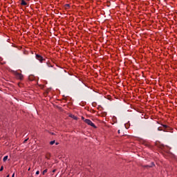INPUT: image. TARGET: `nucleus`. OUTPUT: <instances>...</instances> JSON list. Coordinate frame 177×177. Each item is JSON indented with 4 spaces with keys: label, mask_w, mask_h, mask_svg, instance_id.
Masks as SVG:
<instances>
[{
    "label": "nucleus",
    "mask_w": 177,
    "mask_h": 177,
    "mask_svg": "<svg viewBox=\"0 0 177 177\" xmlns=\"http://www.w3.org/2000/svg\"><path fill=\"white\" fill-rule=\"evenodd\" d=\"M113 121L114 122H115V121H117V119L115 118H113Z\"/></svg>",
    "instance_id": "obj_15"
},
{
    "label": "nucleus",
    "mask_w": 177,
    "mask_h": 177,
    "mask_svg": "<svg viewBox=\"0 0 177 177\" xmlns=\"http://www.w3.org/2000/svg\"><path fill=\"white\" fill-rule=\"evenodd\" d=\"M46 172H48V169H46L43 171V175H45V174H46Z\"/></svg>",
    "instance_id": "obj_9"
},
{
    "label": "nucleus",
    "mask_w": 177,
    "mask_h": 177,
    "mask_svg": "<svg viewBox=\"0 0 177 177\" xmlns=\"http://www.w3.org/2000/svg\"><path fill=\"white\" fill-rule=\"evenodd\" d=\"M35 57L37 60H39V62H40V63H43L44 61H45V59H44V57L41 55H39L38 54L35 55Z\"/></svg>",
    "instance_id": "obj_3"
},
{
    "label": "nucleus",
    "mask_w": 177,
    "mask_h": 177,
    "mask_svg": "<svg viewBox=\"0 0 177 177\" xmlns=\"http://www.w3.org/2000/svg\"><path fill=\"white\" fill-rule=\"evenodd\" d=\"M36 175H39V171H36Z\"/></svg>",
    "instance_id": "obj_14"
},
{
    "label": "nucleus",
    "mask_w": 177,
    "mask_h": 177,
    "mask_svg": "<svg viewBox=\"0 0 177 177\" xmlns=\"http://www.w3.org/2000/svg\"><path fill=\"white\" fill-rule=\"evenodd\" d=\"M162 127H163V128H165V129H167L169 128L168 126L166 124H162Z\"/></svg>",
    "instance_id": "obj_8"
},
{
    "label": "nucleus",
    "mask_w": 177,
    "mask_h": 177,
    "mask_svg": "<svg viewBox=\"0 0 177 177\" xmlns=\"http://www.w3.org/2000/svg\"><path fill=\"white\" fill-rule=\"evenodd\" d=\"M82 120L85 122V120H86V119H85V118L84 116H82Z\"/></svg>",
    "instance_id": "obj_12"
},
{
    "label": "nucleus",
    "mask_w": 177,
    "mask_h": 177,
    "mask_svg": "<svg viewBox=\"0 0 177 177\" xmlns=\"http://www.w3.org/2000/svg\"><path fill=\"white\" fill-rule=\"evenodd\" d=\"M6 160H8V156H4L3 161H6Z\"/></svg>",
    "instance_id": "obj_10"
},
{
    "label": "nucleus",
    "mask_w": 177,
    "mask_h": 177,
    "mask_svg": "<svg viewBox=\"0 0 177 177\" xmlns=\"http://www.w3.org/2000/svg\"><path fill=\"white\" fill-rule=\"evenodd\" d=\"M31 77H32V76H30V77H29V80H31Z\"/></svg>",
    "instance_id": "obj_19"
},
{
    "label": "nucleus",
    "mask_w": 177,
    "mask_h": 177,
    "mask_svg": "<svg viewBox=\"0 0 177 177\" xmlns=\"http://www.w3.org/2000/svg\"><path fill=\"white\" fill-rule=\"evenodd\" d=\"M6 177H9V175H8Z\"/></svg>",
    "instance_id": "obj_25"
},
{
    "label": "nucleus",
    "mask_w": 177,
    "mask_h": 177,
    "mask_svg": "<svg viewBox=\"0 0 177 177\" xmlns=\"http://www.w3.org/2000/svg\"><path fill=\"white\" fill-rule=\"evenodd\" d=\"M169 129H167V130H163L164 131V132H168V131H169Z\"/></svg>",
    "instance_id": "obj_16"
},
{
    "label": "nucleus",
    "mask_w": 177,
    "mask_h": 177,
    "mask_svg": "<svg viewBox=\"0 0 177 177\" xmlns=\"http://www.w3.org/2000/svg\"><path fill=\"white\" fill-rule=\"evenodd\" d=\"M12 177H15V173H13V174H12Z\"/></svg>",
    "instance_id": "obj_18"
},
{
    "label": "nucleus",
    "mask_w": 177,
    "mask_h": 177,
    "mask_svg": "<svg viewBox=\"0 0 177 177\" xmlns=\"http://www.w3.org/2000/svg\"><path fill=\"white\" fill-rule=\"evenodd\" d=\"M21 5L22 6H26L27 2H26V1H24V0H21Z\"/></svg>",
    "instance_id": "obj_5"
},
{
    "label": "nucleus",
    "mask_w": 177,
    "mask_h": 177,
    "mask_svg": "<svg viewBox=\"0 0 177 177\" xmlns=\"http://www.w3.org/2000/svg\"><path fill=\"white\" fill-rule=\"evenodd\" d=\"M158 131H164L161 127H158Z\"/></svg>",
    "instance_id": "obj_11"
},
{
    "label": "nucleus",
    "mask_w": 177,
    "mask_h": 177,
    "mask_svg": "<svg viewBox=\"0 0 177 177\" xmlns=\"http://www.w3.org/2000/svg\"><path fill=\"white\" fill-rule=\"evenodd\" d=\"M55 143H56V140H53V141L50 142V146H53V145H55Z\"/></svg>",
    "instance_id": "obj_7"
},
{
    "label": "nucleus",
    "mask_w": 177,
    "mask_h": 177,
    "mask_svg": "<svg viewBox=\"0 0 177 177\" xmlns=\"http://www.w3.org/2000/svg\"><path fill=\"white\" fill-rule=\"evenodd\" d=\"M15 75L17 80H21L24 78V76L21 73H18V72H15Z\"/></svg>",
    "instance_id": "obj_2"
},
{
    "label": "nucleus",
    "mask_w": 177,
    "mask_h": 177,
    "mask_svg": "<svg viewBox=\"0 0 177 177\" xmlns=\"http://www.w3.org/2000/svg\"><path fill=\"white\" fill-rule=\"evenodd\" d=\"M30 169L29 168V169H28V171H30Z\"/></svg>",
    "instance_id": "obj_26"
},
{
    "label": "nucleus",
    "mask_w": 177,
    "mask_h": 177,
    "mask_svg": "<svg viewBox=\"0 0 177 177\" xmlns=\"http://www.w3.org/2000/svg\"><path fill=\"white\" fill-rule=\"evenodd\" d=\"M146 167H152V166H146Z\"/></svg>",
    "instance_id": "obj_23"
},
{
    "label": "nucleus",
    "mask_w": 177,
    "mask_h": 177,
    "mask_svg": "<svg viewBox=\"0 0 177 177\" xmlns=\"http://www.w3.org/2000/svg\"><path fill=\"white\" fill-rule=\"evenodd\" d=\"M84 122L87 124V125H90V127H92L93 128H96V125H95V123H93L89 119L84 120Z\"/></svg>",
    "instance_id": "obj_1"
},
{
    "label": "nucleus",
    "mask_w": 177,
    "mask_h": 177,
    "mask_svg": "<svg viewBox=\"0 0 177 177\" xmlns=\"http://www.w3.org/2000/svg\"><path fill=\"white\" fill-rule=\"evenodd\" d=\"M53 173L56 172V169H53Z\"/></svg>",
    "instance_id": "obj_17"
},
{
    "label": "nucleus",
    "mask_w": 177,
    "mask_h": 177,
    "mask_svg": "<svg viewBox=\"0 0 177 177\" xmlns=\"http://www.w3.org/2000/svg\"><path fill=\"white\" fill-rule=\"evenodd\" d=\"M26 142H27V140H24V143H26Z\"/></svg>",
    "instance_id": "obj_21"
},
{
    "label": "nucleus",
    "mask_w": 177,
    "mask_h": 177,
    "mask_svg": "<svg viewBox=\"0 0 177 177\" xmlns=\"http://www.w3.org/2000/svg\"><path fill=\"white\" fill-rule=\"evenodd\" d=\"M3 171V166H1V167L0 168V171Z\"/></svg>",
    "instance_id": "obj_13"
},
{
    "label": "nucleus",
    "mask_w": 177,
    "mask_h": 177,
    "mask_svg": "<svg viewBox=\"0 0 177 177\" xmlns=\"http://www.w3.org/2000/svg\"><path fill=\"white\" fill-rule=\"evenodd\" d=\"M55 145L57 146V145H59V142H56Z\"/></svg>",
    "instance_id": "obj_20"
},
{
    "label": "nucleus",
    "mask_w": 177,
    "mask_h": 177,
    "mask_svg": "<svg viewBox=\"0 0 177 177\" xmlns=\"http://www.w3.org/2000/svg\"><path fill=\"white\" fill-rule=\"evenodd\" d=\"M64 8L65 9H70V4H65Z\"/></svg>",
    "instance_id": "obj_6"
},
{
    "label": "nucleus",
    "mask_w": 177,
    "mask_h": 177,
    "mask_svg": "<svg viewBox=\"0 0 177 177\" xmlns=\"http://www.w3.org/2000/svg\"><path fill=\"white\" fill-rule=\"evenodd\" d=\"M118 133H120V130H118Z\"/></svg>",
    "instance_id": "obj_24"
},
{
    "label": "nucleus",
    "mask_w": 177,
    "mask_h": 177,
    "mask_svg": "<svg viewBox=\"0 0 177 177\" xmlns=\"http://www.w3.org/2000/svg\"><path fill=\"white\" fill-rule=\"evenodd\" d=\"M151 164H152V166H153V165H154V162H152Z\"/></svg>",
    "instance_id": "obj_22"
},
{
    "label": "nucleus",
    "mask_w": 177,
    "mask_h": 177,
    "mask_svg": "<svg viewBox=\"0 0 177 177\" xmlns=\"http://www.w3.org/2000/svg\"><path fill=\"white\" fill-rule=\"evenodd\" d=\"M69 117H71V118H73V120H75L76 121H77V120H78V118H77V116H75L73 114L69 115Z\"/></svg>",
    "instance_id": "obj_4"
}]
</instances>
